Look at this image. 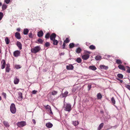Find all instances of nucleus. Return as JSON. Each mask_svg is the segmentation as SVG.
I'll list each match as a JSON object with an SVG mask.
<instances>
[{
  "mask_svg": "<svg viewBox=\"0 0 130 130\" xmlns=\"http://www.w3.org/2000/svg\"><path fill=\"white\" fill-rule=\"evenodd\" d=\"M84 54V55L82 56V58L84 60H87L89 58L90 52L87 51H85Z\"/></svg>",
  "mask_w": 130,
  "mask_h": 130,
  "instance_id": "f257e3e1",
  "label": "nucleus"
},
{
  "mask_svg": "<svg viewBox=\"0 0 130 130\" xmlns=\"http://www.w3.org/2000/svg\"><path fill=\"white\" fill-rule=\"evenodd\" d=\"M64 110L66 111L70 112L72 109L71 106L70 104H64Z\"/></svg>",
  "mask_w": 130,
  "mask_h": 130,
  "instance_id": "f03ea898",
  "label": "nucleus"
},
{
  "mask_svg": "<svg viewBox=\"0 0 130 130\" xmlns=\"http://www.w3.org/2000/svg\"><path fill=\"white\" fill-rule=\"evenodd\" d=\"M40 49V47L39 46H38L32 48L31 49V51L32 53H36L39 52Z\"/></svg>",
  "mask_w": 130,
  "mask_h": 130,
  "instance_id": "7ed1b4c3",
  "label": "nucleus"
},
{
  "mask_svg": "<svg viewBox=\"0 0 130 130\" xmlns=\"http://www.w3.org/2000/svg\"><path fill=\"white\" fill-rule=\"evenodd\" d=\"M10 110L11 112L13 113H15L16 111L15 106L14 103H12L10 106Z\"/></svg>",
  "mask_w": 130,
  "mask_h": 130,
  "instance_id": "20e7f679",
  "label": "nucleus"
},
{
  "mask_svg": "<svg viewBox=\"0 0 130 130\" xmlns=\"http://www.w3.org/2000/svg\"><path fill=\"white\" fill-rule=\"evenodd\" d=\"M17 125L20 127H23L26 125V123L25 121H22L18 122Z\"/></svg>",
  "mask_w": 130,
  "mask_h": 130,
  "instance_id": "39448f33",
  "label": "nucleus"
},
{
  "mask_svg": "<svg viewBox=\"0 0 130 130\" xmlns=\"http://www.w3.org/2000/svg\"><path fill=\"white\" fill-rule=\"evenodd\" d=\"M20 91L21 92H18V100L19 101H21L22 100L23 98L22 94L21 92H23V91L22 89H20Z\"/></svg>",
  "mask_w": 130,
  "mask_h": 130,
  "instance_id": "423d86ee",
  "label": "nucleus"
},
{
  "mask_svg": "<svg viewBox=\"0 0 130 130\" xmlns=\"http://www.w3.org/2000/svg\"><path fill=\"white\" fill-rule=\"evenodd\" d=\"M74 66L71 64H70L66 66V69L68 70H72L74 69Z\"/></svg>",
  "mask_w": 130,
  "mask_h": 130,
  "instance_id": "0eeeda50",
  "label": "nucleus"
},
{
  "mask_svg": "<svg viewBox=\"0 0 130 130\" xmlns=\"http://www.w3.org/2000/svg\"><path fill=\"white\" fill-rule=\"evenodd\" d=\"M6 62L4 60H2L1 62V67L2 69H3L5 68Z\"/></svg>",
  "mask_w": 130,
  "mask_h": 130,
  "instance_id": "6e6552de",
  "label": "nucleus"
},
{
  "mask_svg": "<svg viewBox=\"0 0 130 130\" xmlns=\"http://www.w3.org/2000/svg\"><path fill=\"white\" fill-rule=\"evenodd\" d=\"M56 37V35L54 33H52L50 36V40H53L55 39V38Z\"/></svg>",
  "mask_w": 130,
  "mask_h": 130,
  "instance_id": "1a4fd4ad",
  "label": "nucleus"
},
{
  "mask_svg": "<svg viewBox=\"0 0 130 130\" xmlns=\"http://www.w3.org/2000/svg\"><path fill=\"white\" fill-rule=\"evenodd\" d=\"M17 46L20 50L22 49V45L21 43L19 41H17Z\"/></svg>",
  "mask_w": 130,
  "mask_h": 130,
  "instance_id": "9d476101",
  "label": "nucleus"
},
{
  "mask_svg": "<svg viewBox=\"0 0 130 130\" xmlns=\"http://www.w3.org/2000/svg\"><path fill=\"white\" fill-rule=\"evenodd\" d=\"M43 33L42 30H40L37 33V36L39 37H41L43 36Z\"/></svg>",
  "mask_w": 130,
  "mask_h": 130,
  "instance_id": "9b49d317",
  "label": "nucleus"
},
{
  "mask_svg": "<svg viewBox=\"0 0 130 130\" xmlns=\"http://www.w3.org/2000/svg\"><path fill=\"white\" fill-rule=\"evenodd\" d=\"M46 126L47 127L50 128L53 126V125L50 122H48L46 123Z\"/></svg>",
  "mask_w": 130,
  "mask_h": 130,
  "instance_id": "f8f14e48",
  "label": "nucleus"
},
{
  "mask_svg": "<svg viewBox=\"0 0 130 130\" xmlns=\"http://www.w3.org/2000/svg\"><path fill=\"white\" fill-rule=\"evenodd\" d=\"M118 68L120 69L123 70V71H125V68L124 66L122 65L121 64L119 65L118 66Z\"/></svg>",
  "mask_w": 130,
  "mask_h": 130,
  "instance_id": "ddd939ff",
  "label": "nucleus"
},
{
  "mask_svg": "<svg viewBox=\"0 0 130 130\" xmlns=\"http://www.w3.org/2000/svg\"><path fill=\"white\" fill-rule=\"evenodd\" d=\"M29 32V30L28 29H24L23 30V34L24 35H27Z\"/></svg>",
  "mask_w": 130,
  "mask_h": 130,
  "instance_id": "4468645a",
  "label": "nucleus"
},
{
  "mask_svg": "<svg viewBox=\"0 0 130 130\" xmlns=\"http://www.w3.org/2000/svg\"><path fill=\"white\" fill-rule=\"evenodd\" d=\"M10 65L9 64H7L6 67V72H9L10 71V68H9Z\"/></svg>",
  "mask_w": 130,
  "mask_h": 130,
  "instance_id": "2eb2a0df",
  "label": "nucleus"
},
{
  "mask_svg": "<svg viewBox=\"0 0 130 130\" xmlns=\"http://www.w3.org/2000/svg\"><path fill=\"white\" fill-rule=\"evenodd\" d=\"M104 124L103 123H101L99 127H98L97 130H100L104 126Z\"/></svg>",
  "mask_w": 130,
  "mask_h": 130,
  "instance_id": "dca6fc26",
  "label": "nucleus"
},
{
  "mask_svg": "<svg viewBox=\"0 0 130 130\" xmlns=\"http://www.w3.org/2000/svg\"><path fill=\"white\" fill-rule=\"evenodd\" d=\"M53 41V45H57L58 43V41L55 39L52 40Z\"/></svg>",
  "mask_w": 130,
  "mask_h": 130,
  "instance_id": "f3484780",
  "label": "nucleus"
},
{
  "mask_svg": "<svg viewBox=\"0 0 130 130\" xmlns=\"http://www.w3.org/2000/svg\"><path fill=\"white\" fill-rule=\"evenodd\" d=\"M82 51V49L80 47L77 48L76 50V52L77 54H79Z\"/></svg>",
  "mask_w": 130,
  "mask_h": 130,
  "instance_id": "a211bd4d",
  "label": "nucleus"
},
{
  "mask_svg": "<svg viewBox=\"0 0 130 130\" xmlns=\"http://www.w3.org/2000/svg\"><path fill=\"white\" fill-rule=\"evenodd\" d=\"M89 68L93 70H95L96 69V67L94 66H90L89 67Z\"/></svg>",
  "mask_w": 130,
  "mask_h": 130,
  "instance_id": "6ab92c4d",
  "label": "nucleus"
},
{
  "mask_svg": "<svg viewBox=\"0 0 130 130\" xmlns=\"http://www.w3.org/2000/svg\"><path fill=\"white\" fill-rule=\"evenodd\" d=\"M100 68L102 69L107 70L108 68V67L103 65H101L100 66Z\"/></svg>",
  "mask_w": 130,
  "mask_h": 130,
  "instance_id": "aec40b11",
  "label": "nucleus"
},
{
  "mask_svg": "<svg viewBox=\"0 0 130 130\" xmlns=\"http://www.w3.org/2000/svg\"><path fill=\"white\" fill-rule=\"evenodd\" d=\"M68 93V92L67 91H66L64 93L62 94V95L63 97H66L67 96Z\"/></svg>",
  "mask_w": 130,
  "mask_h": 130,
  "instance_id": "412c9836",
  "label": "nucleus"
},
{
  "mask_svg": "<svg viewBox=\"0 0 130 130\" xmlns=\"http://www.w3.org/2000/svg\"><path fill=\"white\" fill-rule=\"evenodd\" d=\"M97 97L98 99H100L102 98V96L100 93H99L97 94Z\"/></svg>",
  "mask_w": 130,
  "mask_h": 130,
  "instance_id": "4be33fe9",
  "label": "nucleus"
},
{
  "mask_svg": "<svg viewBox=\"0 0 130 130\" xmlns=\"http://www.w3.org/2000/svg\"><path fill=\"white\" fill-rule=\"evenodd\" d=\"M73 124L74 126H77L79 124V122L78 121H73Z\"/></svg>",
  "mask_w": 130,
  "mask_h": 130,
  "instance_id": "5701e85b",
  "label": "nucleus"
},
{
  "mask_svg": "<svg viewBox=\"0 0 130 130\" xmlns=\"http://www.w3.org/2000/svg\"><path fill=\"white\" fill-rule=\"evenodd\" d=\"M116 63L118 64H121L122 63L121 61L119 59H117L116 61Z\"/></svg>",
  "mask_w": 130,
  "mask_h": 130,
  "instance_id": "b1692460",
  "label": "nucleus"
},
{
  "mask_svg": "<svg viewBox=\"0 0 130 130\" xmlns=\"http://www.w3.org/2000/svg\"><path fill=\"white\" fill-rule=\"evenodd\" d=\"M3 123L6 127H9V125L7 122L4 121H3Z\"/></svg>",
  "mask_w": 130,
  "mask_h": 130,
  "instance_id": "393cba45",
  "label": "nucleus"
},
{
  "mask_svg": "<svg viewBox=\"0 0 130 130\" xmlns=\"http://www.w3.org/2000/svg\"><path fill=\"white\" fill-rule=\"evenodd\" d=\"M21 38L20 34L19 32H17V39H20Z\"/></svg>",
  "mask_w": 130,
  "mask_h": 130,
  "instance_id": "a878e982",
  "label": "nucleus"
},
{
  "mask_svg": "<svg viewBox=\"0 0 130 130\" xmlns=\"http://www.w3.org/2000/svg\"><path fill=\"white\" fill-rule=\"evenodd\" d=\"M75 45L73 43H71L69 45V48H72Z\"/></svg>",
  "mask_w": 130,
  "mask_h": 130,
  "instance_id": "bb28decb",
  "label": "nucleus"
},
{
  "mask_svg": "<svg viewBox=\"0 0 130 130\" xmlns=\"http://www.w3.org/2000/svg\"><path fill=\"white\" fill-rule=\"evenodd\" d=\"M76 61L77 62H78V63H80L82 61V59L81 58H77L76 60Z\"/></svg>",
  "mask_w": 130,
  "mask_h": 130,
  "instance_id": "cd10ccee",
  "label": "nucleus"
},
{
  "mask_svg": "<svg viewBox=\"0 0 130 130\" xmlns=\"http://www.w3.org/2000/svg\"><path fill=\"white\" fill-rule=\"evenodd\" d=\"M5 41L6 42V44H8L9 43V41L7 37H6L5 39Z\"/></svg>",
  "mask_w": 130,
  "mask_h": 130,
  "instance_id": "c85d7f7f",
  "label": "nucleus"
},
{
  "mask_svg": "<svg viewBox=\"0 0 130 130\" xmlns=\"http://www.w3.org/2000/svg\"><path fill=\"white\" fill-rule=\"evenodd\" d=\"M90 49L92 50H95V47L93 45H91L89 46Z\"/></svg>",
  "mask_w": 130,
  "mask_h": 130,
  "instance_id": "c756f323",
  "label": "nucleus"
},
{
  "mask_svg": "<svg viewBox=\"0 0 130 130\" xmlns=\"http://www.w3.org/2000/svg\"><path fill=\"white\" fill-rule=\"evenodd\" d=\"M44 107L45 108L47 109L48 111L51 108V107L48 105H47L46 106H44Z\"/></svg>",
  "mask_w": 130,
  "mask_h": 130,
  "instance_id": "7c9ffc66",
  "label": "nucleus"
},
{
  "mask_svg": "<svg viewBox=\"0 0 130 130\" xmlns=\"http://www.w3.org/2000/svg\"><path fill=\"white\" fill-rule=\"evenodd\" d=\"M117 76L119 78L122 79L123 77V75L121 74H119L117 75Z\"/></svg>",
  "mask_w": 130,
  "mask_h": 130,
  "instance_id": "2f4dec72",
  "label": "nucleus"
},
{
  "mask_svg": "<svg viewBox=\"0 0 130 130\" xmlns=\"http://www.w3.org/2000/svg\"><path fill=\"white\" fill-rule=\"evenodd\" d=\"M95 59L96 60H99L101 59V57L100 56H97L95 57Z\"/></svg>",
  "mask_w": 130,
  "mask_h": 130,
  "instance_id": "473e14b6",
  "label": "nucleus"
},
{
  "mask_svg": "<svg viewBox=\"0 0 130 130\" xmlns=\"http://www.w3.org/2000/svg\"><path fill=\"white\" fill-rule=\"evenodd\" d=\"M50 36V34L48 32L45 35V38L46 39H48L49 38Z\"/></svg>",
  "mask_w": 130,
  "mask_h": 130,
  "instance_id": "72a5a7b5",
  "label": "nucleus"
},
{
  "mask_svg": "<svg viewBox=\"0 0 130 130\" xmlns=\"http://www.w3.org/2000/svg\"><path fill=\"white\" fill-rule=\"evenodd\" d=\"M126 67L127 69L126 71V72L128 73H130V68L128 66H126Z\"/></svg>",
  "mask_w": 130,
  "mask_h": 130,
  "instance_id": "f704fd0d",
  "label": "nucleus"
},
{
  "mask_svg": "<svg viewBox=\"0 0 130 130\" xmlns=\"http://www.w3.org/2000/svg\"><path fill=\"white\" fill-rule=\"evenodd\" d=\"M53 95H55L57 93V91H52L51 93Z\"/></svg>",
  "mask_w": 130,
  "mask_h": 130,
  "instance_id": "c9c22d12",
  "label": "nucleus"
},
{
  "mask_svg": "<svg viewBox=\"0 0 130 130\" xmlns=\"http://www.w3.org/2000/svg\"><path fill=\"white\" fill-rule=\"evenodd\" d=\"M70 41L69 38H67L64 41V42L65 43H68Z\"/></svg>",
  "mask_w": 130,
  "mask_h": 130,
  "instance_id": "e433bc0d",
  "label": "nucleus"
},
{
  "mask_svg": "<svg viewBox=\"0 0 130 130\" xmlns=\"http://www.w3.org/2000/svg\"><path fill=\"white\" fill-rule=\"evenodd\" d=\"M50 43L49 42H46L45 43V44H44V45L46 47H47L50 46Z\"/></svg>",
  "mask_w": 130,
  "mask_h": 130,
  "instance_id": "4c0bfd02",
  "label": "nucleus"
},
{
  "mask_svg": "<svg viewBox=\"0 0 130 130\" xmlns=\"http://www.w3.org/2000/svg\"><path fill=\"white\" fill-rule=\"evenodd\" d=\"M7 7V6L6 5H3L2 6V9L3 10H4L6 9Z\"/></svg>",
  "mask_w": 130,
  "mask_h": 130,
  "instance_id": "58836bf2",
  "label": "nucleus"
},
{
  "mask_svg": "<svg viewBox=\"0 0 130 130\" xmlns=\"http://www.w3.org/2000/svg\"><path fill=\"white\" fill-rule=\"evenodd\" d=\"M37 41L40 43H42L43 42V40L40 39H39L37 40Z\"/></svg>",
  "mask_w": 130,
  "mask_h": 130,
  "instance_id": "ea45409f",
  "label": "nucleus"
},
{
  "mask_svg": "<svg viewBox=\"0 0 130 130\" xmlns=\"http://www.w3.org/2000/svg\"><path fill=\"white\" fill-rule=\"evenodd\" d=\"M111 101L112 103L113 104H115V103L116 101L115 100L114 98L113 97H112L111 99Z\"/></svg>",
  "mask_w": 130,
  "mask_h": 130,
  "instance_id": "a19ab883",
  "label": "nucleus"
},
{
  "mask_svg": "<svg viewBox=\"0 0 130 130\" xmlns=\"http://www.w3.org/2000/svg\"><path fill=\"white\" fill-rule=\"evenodd\" d=\"M125 87L130 91V85H125Z\"/></svg>",
  "mask_w": 130,
  "mask_h": 130,
  "instance_id": "79ce46f5",
  "label": "nucleus"
},
{
  "mask_svg": "<svg viewBox=\"0 0 130 130\" xmlns=\"http://www.w3.org/2000/svg\"><path fill=\"white\" fill-rule=\"evenodd\" d=\"M3 16V14L2 12H0V20H1Z\"/></svg>",
  "mask_w": 130,
  "mask_h": 130,
  "instance_id": "37998d69",
  "label": "nucleus"
},
{
  "mask_svg": "<svg viewBox=\"0 0 130 130\" xmlns=\"http://www.w3.org/2000/svg\"><path fill=\"white\" fill-rule=\"evenodd\" d=\"M28 36L29 38H32L33 37L32 34V32H30L28 35Z\"/></svg>",
  "mask_w": 130,
  "mask_h": 130,
  "instance_id": "c03bdc74",
  "label": "nucleus"
},
{
  "mask_svg": "<svg viewBox=\"0 0 130 130\" xmlns=\"http://www.w3.org/2000/svg\"><path fill=\"white\" fill-rule=\"evenodd\" d=\"M20 51L18 50H17V57L20 55Z\"/></svg>",
  "mask_w": 130,
  "mask_h": 130,
  "instance_id": "a18cd8bd",
  "label": "nucleus"
},
{
  "mask_svg": "<svg viewBox=\"0 0 130 130\" xmlns=\"http://www.w3.org/2000/svg\"><path fill=\"white\" fill-rule=\"evenodd\" d=\"M10 1V0H5L4 1L6 3L8 4L9 3Z\"/></svg>",
  "mask_w": 130,
  "mask_h": 130,
  "instance_id": "49530a36",
  "label": "nucleus"
},
{
  "mask_svg": "<svg viewBox=\"0 0 130 130\" xmlns=\"http://www.w3.org/2000/svg\"><path fill=\"white\" fill-rule=\"evenodd\" d=\"M66 46V43H65L64 42H63V44L62 45V48L63 49H64L65 48Z\"/></svg>",
  "mask_w": 130,
  "mask_h": 130,
  "instance_id": "de8ad7c7",
  "label": "nucleus"
},
{
  "mask_svg": "<svg viewBox=\"0 0 130 130\" xmlns=\"http://www.w3.org/2000/svg\"><path fill=\"white\" fill-rule=\"evenodd\" d=\"M48 112L50 113V114L51 115L53 114V113L52 111L51 110V108L49 110H48Z\"/></svg>",
  "mask_w": 130,
  "mask_h": 130,
  "instance_id": "09e8293b",
  "label": "nucleus"
},
{
  "mask_svg": "<svg viewBox=\"0 0 130 130\" xmlns=\"http://www.w3.org/2000/svg\"><path fill=\"white\" fill-rule=\"evenodd\" d=\"M88 90H90L91 88V85H89L88 86Z\"/></svg>",
  "mask_w": 130,
  "mask_h": 130,
  "instance_id": "8fccbe9b",
  "label": "nucleus"
},
{
  "mask_svg": "<svg viewBox=\"0 0 130 130\" xmlns=\"http://www.w3.org/2000/svg\"><path fill=\"white\" fill-rule=\"evenodd\" d=\"M22 66L20 65H17V69L20 68Z\"/></svg>",
  "mask_w": 130,
  "mask_h": 130,
  "instance_id": "3c124183",
  "label": "nucleus"
},
{
  "mask_svg": "<svg viewBox=\"0 0 130 130\" xmlns=\"http://www.w3.org/2000/svg\"><path fill=\"white\" fill-rule=\"evenodd\" d=\"M116 79L117 80L119 81L121 83H122L123 81V80H121V79H119V78H117Z\"/></svg>",
  "mask_w": 130,
  "mask_h": 130,
  "instance_id": "603ef678",
  "label": "nucleus"
},
{
  "mask_svg": "<svg viewBox=\"0 0 130 130\" xmlns=\"http://www.w3.org/2000/svg\"><path fill=\"white\" fill-rule=\"evenodd\" d=\"M37 92V91L34 90L32 91V93L33 94H36Z\"/></svg>",
  "mask_w": 130,
  "mask_h": 130,
  "instance_id": "864d4df0",
  "label": "nucleus"
},
{
  "mask_svg": "<svg viewBox=\"0 0 130 130\" xmlns=\"http://www.w3.org/2000/svg\"><path fill=\"white\" fill-rule=\"evenodd\" d=\"M2 94L4 97L6 98V94L5 93L3 92V93Z\"/></svg>",
  "mask_w": 130,
  "mask_h": 130,
  "instance_id": "5fc2aeb1",
  "label": "nucleus"
},
{
  "mask_svg": "<svg viewBox=\"0 0 130 130\" xmlns=\"http://www.w3.org/2000/svg\"><path fill=\"white\" fill-rule=\"evenodd\" d=\"M32 123H34V124H36V121L35 119H32Z\"/></svg>",
  "mask_w": 130,
  "mask_h": 130,
  "instance_id": "6e6d98bb",
  "label": "nucleus"
},
{
  "mask_svg": "<svg viewBox=\"0 0 130 130\" xmlns=\"http://www.w3.org/2000/svg\"><path fill=\"white\" fill-rule=\"evenodd\" d=\"M13 55L15 57H16V51L14 52L13 53Z\"/></svg>",
  "mask_w": 130,
  "mask_h": 130,
  "instance_id": "4d7b16f0",
  "label": "nucleus"
},
{
  "mask_svg": "<svg viewBox=\"0 0 130 130\" xmlns=\"http://www.w3.org/2000/svg\"><path fill=\"white\" fill-rule=\"evenodd\" d=\"M21 29L20 28H18L17 29V30L18 31H20Z\"/></svg>",
  "mask_w": 130,
  "mask_h": 130,
  "instance_id": "13d9d810",
  "label": "nucleus"
},
{
  "mask_svg": "<svg viewBox=\"0 0 130 130\" xmlns=\"http://www.w3.org/2000/svg\"><path fill=\"white\" fill-rule=\"evenodd\" d=\"M19 82V79L17 78V84H18Z\"/></svg>",
  "mask_w": 130,
  "mask_h": 130,
  "instance_id": "bf43d9fd",
  "label": "nucleus"
},
{
  "mask_svg": "<svg viewBox=\"0 0 130 130\" xmlns=\"http://www.w3.org/2000/svg\"><path fill=\"white\" fill-rule=\"evenodd\" d=\"M14 82L15 84H16V80L15 79L14 80Z\"/></svg>",
  "mask_w": 130,
  "mask_h": 130,
  "instance_id": "052dcab7",
  "label": "nucleus"
},
{
  "mask_svg": "<svg viewBox=\"0 0 130 130\" xmlns=\"http://www.w3.org/2000/svg\"><path fill=\"white\" fill-rule=\"evenodd\" d=\"M16 35H17V34H16V32L15 33V36L16 37Z\"/></svg>",
  "mask_w": 130,
  "mask_h": 130,
  "instance_id": "680f3d73",
  "label": "nucleus"
},
{
  "mask_svg": "<svg viewBox=\"0 0 130 130\" xmlns=\"http://www.w3.org/2000/svg\"><path fill=\"white\" fill-rule=\"evenodd\" d=\"M14 65L15 68H16V65L15 64V65H14Z\"/></svg>",
  "mask_w": 130,
  "mask_h": 130,
  "instance_id": "e2e57ef3",
  "label": "nucleus"
},
{
  "mask_svg": "<svg viewBox=\"0 0 130 130\" xmlns=\"http://www.w3.org/2000/svg\"><path fill=\"white\" fill-rule=\"evenodd\" d=\"M2 5V4L0 2V6H1Z\"/></svg>",
  "mask_w": 130,
  "mask_h": 130,
  "instance_id": "0e129e2a",
  "label": "nucleus"
},
{
  "mask_svg": "<svg viewBox=\"0 0 130 130\" xmlns=\"http://www.w3.org/2000/svg\"><path fill=\"white\" fill-rule=\"evenodd\" d=\"M1 96H0V101L1 100Z\"/></svg>",
  "mask_w": 130,
  "mask_h": 130,
  "instance_id": "69168bd1",
  "label": "nucleus"
}]
</instances>
